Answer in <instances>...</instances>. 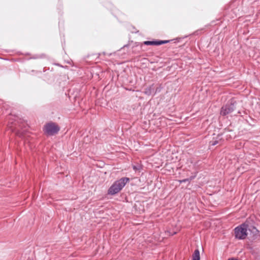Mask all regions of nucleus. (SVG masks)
<instances>
[{"label": "nucleus", "instance_id": "f257e3e1", "mask_svg": "<svg viewBox=\"0 0 260 260\" xmlns=\"http://www.w3.org/2000/svg\"><path fill=\"white\" fill-rule=\"evenodd\" d=\"M26 125V123L18 116H10L8 124V129L15 133L17 136L22 138H24Z\"/></svg>", "mask_w": 260, "mask_h": 260}, {"label": "nucleus", "instance_id": "f03ea898", "mask_svg": "<svg viewBox=\"0 0 260 260\" xmlns=\"http://www.w3.org/2000/svg\"><path fill=\"white\" fill-rule=\"evenodd\" d=\"M254 217H250L245 221V243L248 242L247 240L252 242L256 239L258 236L259 231L254 225Z\"/></svg>", "mask_w": 260, "mask_h": 260}, {"label": "nucleus", "instance_id": "7ed1b4c3", "mask_svg": "<svg viewBox=\"0 0 260 260\" xmlns=\"http://www.w3.org/2000/svg\"><path fill=\"white\" fill-rule=\"evenodd\" d=\"M129 181L127 177H122L120 179L115 181L108 190V194L115 195L120 192Z\"/></svg>", "mask_w": 260, "mask_h": 260}, {"label": "nucleus", "instance_id": "20e7f679", "mask_svg": "<svg viewBox=\"0 0 260 260\" xmlns=\"http://www.w3.org/2000/svg\"><path fill=\"white\" fill-rule=\"evenodd\" d=\"M59 130V126L55 123L52 122L47 123L44 127L45 132L50 136L56 134Z\"/></svg>", "mask_w": 260, "mask_h": 260}, {"label": "nucleus", "instance_id": "39448f33", "mask_svg": "<svg viewBox=\"0 0 260 260\" xmlns=\"http://www.w3.org/2000/svg\"><path fill=\"white\" fill-rule=\"evenodd\" d=\"M235 108V106L234 103L232 102L228 103L222 107L220 114L222 116H226L232 113Z\"/></svg>", "mask_w": 260, "mask_h": 260}, {"label": "nucleus", "instance_id": "423d86ee", "mask_svg": "<svg viewBox=\"0 0 260 260\" xmlns=\"http://www.w3.org/2000/svg\"><path fill=\"white\" fill-rule=\"evenodd\" d=\"M235 237L239 239H244V223L235 229Z\"/></svg>", "mask_w": 260, "mask_h": 260}, {"label": "nucleus", "instance_id": "0eeeda50", "mask_svg": "<svg viewBox=\"0 0 260 260\" xmlns=\"http://www.w3.org/2000/svg\"><path fill=\"white\" fill-rule=\"evenodd\" d=\"M154 88L153 85L146 88L144 91V93L146 95H150L153 93Z\"/></svg>", "mask_w": 260, "mask_h": 260}, {"label": "nucleus", "instance_id": "6e6552de", "mask_svg": "<svg viewBox=\"0 0 260 260\" xmlns=\"http://www.w3.org/2000/svg\"><path fill=\"white\" fill-rule=\"evenodd\" d=\"M192 260H200V251L197 249L192 254Z\"/></svg>", "mask_w": 260, "mask_h": 260}, {"label": "nucleus", "instance_id": "1a4fd4ad", "mask_svg": "<svg viewBox=\"0 0 260 260\" xmlns=\"http://www.w3.org/2000/svg\"><path fill=\"white\" fill-rule=\"evenodd\" d=\"M247 248L251 249L250 252L252 253V254L253 257L255 258L254 260H259L260 259V256H259V255L258 254V252L254 251L252 249V248L250 246H248Z\"/></svg>", "mask_w": 260, "mask_h": 260}, {"label": "nucleus", "instance_id": "9d476101", "mask_svg": "<svg viewBox=\"0 0 260 260\" xmlns=\"http://www.w3.org/2000/svg\"><path fill=\"white\" fill-rule=\"evenodd\" d=\"M144 44L146 45H159V41H147L144 42Z\"/></svg>", "mask_w": 260, "mask_h": 260}, {"label": "nucleus", "instance_id": "9b49d317", "mask_svg": "<svg viewBox=\"0 0 260 260\" xmlns=\"http://www.w3.org/2000/svg\"><path fill=\"white\" fill-rule=\"evenodd\" d=\"M196 175H195L194 176H192L188 178H186V179H184L180 180L179 182L181 183H185L186 182H190L191 180H193L196 177Z\"/></svg>", "mask_w": 260, "mask_h": 260}, {"label": "nucleus", "instance_id": "f8f14e48", "mask_svg": "<svg viewBox=\"0 0 260 260\" xmlns=\"http://www.w3.org/2000/svg\"><path fill=\"white\" fill-rule=\"evenodd\" d=\"M219 141L217 139L214 140V139L210 141L209 142L210 145L211 146H215L216 144H218Z\"/></svg>", "mask_w": 260, "mask_h": 260}, {"label": "nucleus", "instance_id": "ddd939ff", "mask_svg": "<svg viewBox=\"0 0 260 260\" xmlns=\"http://www.w3.org/2000/svg\"><path fill=\"white\" fill-rule=\"evenodd\" d=\"M168 42H169V40H164V41L159 40V45L164 44H166Z\"/></svg>", "mask_w": 260, "mask_h": 260}, {"label": "nucleus", "instance_id": "4468645a", "mask_svg": "<svg viewBox=\"0 0 260 260\" xmlns=\"http://www.w3.org/2000/svg\"><path fill=\"white\" fill-rule=\"evenodd\" d=\"M133 168L134 170H137L139 169V168L136 166H134Z\"/></svg>", "mask_w": 260, "mask_h": 260}, {"label": "nucleus", "instance_id": "2eb2a0df", "mask_svg": "<svg viewBox=\"0 0 260 260\" xmlns=\"http://www.w3.org/2000/svg\"><path fill=\"white\" fill-rule=\"evenodd\" d=\"M228 260H238V259L229 258Z\"/></svg>", "mask_w": 260, "mask_h": 260}, {"label": "nucleus", "instance_id": "dca6fc26", "mask_svg": "<svg viewBox=\"0 0 260 260\" xmlns=\"http://www.w3.org/2000/svg\"><path fill=\"white\" fill-rule=\"evenodd\" d=\"M160 91V90H158V89H156V91Z\"/></svg>", "mask_w": 260, "mask_h": 260}]
</instances>
